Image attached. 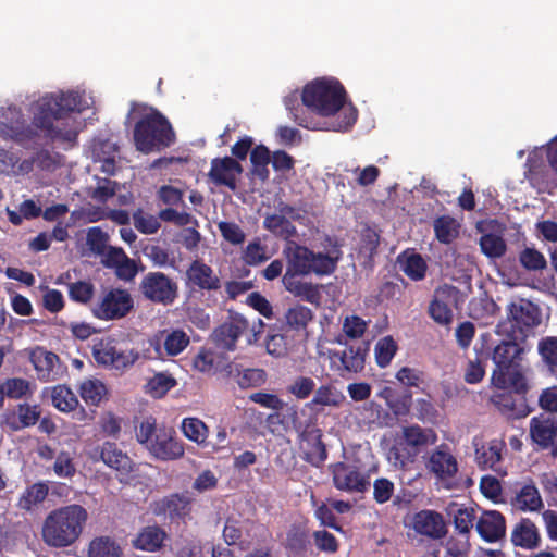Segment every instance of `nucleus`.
Masks as SVG:
<instances>
[{
    "label": "nucleus",
    "mask_w": 557,
    "mask_h": 557,
    "mask_svg": "<svg viewBox=\"0 0 557 557\" xmlns=\"http://www.w3.org/2000/svg\"><path fill=\"white\" fill-rule=\"evenodd\" d=\"M4 397L11 399H20L24 397L30 389V383L22 377L7 379L2 384Z\"/></svg>",
    "instance_id": "nucleus-56"
},
{
    "label": "nucleus",
    "mask_w": 557,
    "mask_h": 557,
    "mask_svg": "<svg viewBox=\"0 0 557 557\" xmlns=\"http://www.w3.org/2000/svg\"><path fill=\"white\" fill-rule=\"evenodd\" d=\"M51 399L53 406L63 412H70L78 406L76 395L65 385H57L52 388Z\"/></svg>",
    "instance_id": "nucleus-50"
},
{
    "label": "nucleus",
    "mask_w": 557,
    "mask_h": 557,
    "mask_svg": "<svg viewBox=\"0 0 557 557\" xmlns=\"http://www.w3.org/2000/svg\"><path fill=\"white\" fill-rule=\"evenodd\" d=\"M116 189L117 183L115 181L99 177L97 186L91 193V198L104 203L116 194Z\"/></svg>",
    "instance_id": "nucleus-62"
},
{
    "label": "nucleus",
    "mask_w": 557,
    "mask_h": 557,
    "mask_svg": "<svg viewBox=\"0 0 557 557\" xmlns=\"http://www.w3.org/2000/svg\"><path fill=\"white\" fill-rule=\"evenodd\" d=\"M182 430L184 435L198 444H201L207 438L208 428L198 418H185L182 422Z\"/></svg>",
    "instance_id": "nucleus-52"
},
{
    "label": "nucleus",
    "mask_w": 557,
    "mask_h": 557,
    "mask_svg": "<svg viewBox=\"0 0 557 557\" xmlns=\"http://www.w3.org/2000/svg\"><path fill=\"white\" fill-rule=\"evenodd\" d=\"M165 539V531L154 524L143 528L132 543L136 549L154 553L161 549Z\"/></svg>",
    "instance_id": "nucleus-31"
},
{
    "label": "nucleus",
    "mask_w": 557,
    "mask_h": 557,
    "mask_svg": "<svg viewBox=\"0 0 557 557\" xmlns=\"http://www.w3.org/2000/svg\"><path fill=\"white\" fill-rule=\"evenodd\" d=\"M517 339L503 341L493 350L492 359L495 369L492 373V384L499 389L513 388L521 392L527 388L525 380L520 371L521 355L524 349Z\"/></svg>",
    "instance_id": "nucleus-4"
},
{
    "label": "nucleus",
    "mask_w": 557,
    "mask_h": 557,
    "mask_svg": "<svg viewBox=\"0 0 557 557\" xmlns=\"http://www.w3.org/2000/svg\"><path fill=\"white\" fill-rule=\"evenodd\" d=\"M136 438L158 460H177L184 456V444L172 428H157L156 419L146 418L136 431Z\"/></svg>",
    "instance_id": "nucleus-6"
},
{
    "label": "nucleus",
    "mask_w": 557,
    "mask_h": 557,
    "mask_svg": "<svg viewBox=\"0 0 557 557\" xmlns=\"http://www.w3.org/2000/svg\"><path fill=\"white\" fill-rule=\"evenodd\" d=\"M107 393V386L99 379H87L79 385V395L89 406H98Z\"/></svg>",
    "instance_id": "nucleus-43"
},
{
    "label": "nucleus",
    "mask_w": 557,
    "mask_h": 557,
    "mask_svg": "<svg viewBox=\"0 0 557 557\" xmlns=\"http://www.w3.org/2000/svg\"><path fill=\"white\" fill-rule=\"evenodd\" d=\"M286 110L289 111L292 120L299 126L308 129H318L319 123L309 114V110L299 102L297 91L284 98Z\"/></svg>",
    "instance_id": "nucleus-33"
},
{
    "label": "nucleus",
    "mask_w": 557,
    "mask_h": 557,
    "mask_svg": "<svg viewBox=\"0 0 557 557\" xmlns=\"http://www.w3.org/2000/svg\"><path fill=\"white\" fill-rule=\"evenodd\" d=\"M475 528L485 542L494 543L505 536L506 520L497 510H485L478 519Z\"/></svg>",
    "instance_id": "nucleus-26"
},
{
    "label": "nucleus",
    "mask_w": 557,
    "mask_h": 557,
    "mask_svg": "<svg viewBox=\"0 0 557 557\" xmlns=\"http://www.w3.org/2000/svg\"><path fill=\"white\" fill-rule=\"evenodd\" d=\"M109 235L99 226L90 227L87 231L86 243L89 249L96 255H103L107 250Z\"/></svg>",
    "instance_id": "nucleus-57"
},
{
    "label": "nucleus",
    "mask_w": 557,
    "mask_h": 557,
    "mask_svg": "<svg viewBox=\"0 0 557 557\" xmlns=\"http://www.w3.org/2000/svg\"><path fill=\"white\" fill-rule=\"evenodd\" d=\"M315 546L324 553L334 554L338 550L337 539L326 530L314 531L312 534Z\"/></svg>",
    "instance_id": "nucleus-63"
},
{
    "label": "nucleus",
    "mask_w": 557,
    "mask_h": 557,
    "mask_svg": "<svg viewBox=\"0 0 557 557\" xmlns=\"http://www.w3.org/2000/svg\"><path fill=\"white\" fill-rule=\"evenodd\" d=\"M284 317L285 324L288 330L295 332H306L309 323L314 318V313L310 308L304 305H296L290 307L285 312Z\"/></svg>",
    "instance_id": "nucleus-39"
},
{
    "label": "nucleus",
    "mask_w": 557,
    "mask_h": 557,
    "mask_svg": "<svg viewBox=\"0 0 557 557\" xmlns=\"http://www.w3.org/2000/svg\"><path fill=\"white\" fill-rule=\"evenodd\" d=\"M176 386V380L168 373H157L148 380L145 391L153 398H161Z\"/></svg>",
    "instance_id": "nucleus-49"
},
{
    "label": "nucleus",
    "mask_w": 557,
    "mask_h": 557,
    "mask_svg": "<svg viewBox=\"0 0 557 557\" xmlns=\"http://www.w3.org/2000/svg\"><path fill=\"white\" fill-rule=\"evenodd\" d=\"M218 228L222 237L233 245H240L245 242L246 235L239 225L235 222H219Z\"/></svg>",
    "instance_id": "nucleus-60"
},
{
    "label": "nucleus",
    "mask_w": 557,
    "mask_h": 557,
    "mask_svg": "<svg viewBox=\"0 0 557 557\" xmlns=\"http://www.w3.org/2000/svg\"><path fill=\"white\" fill-rule=\"evenodd\" d=\"M321 250L314 251L296 242L286 243L283 255L286 271L293 275H331L343 257L342 245L335 237L325 235L320 242Z\"/></svg>",
    "instance_id": "nucleus-2"
},
{
    "label": "nucleus",
    "mask_w": 557,
    "mask_h": 557,
    "mask_svg": "<svg viewBox=\"0 0 557 557\" xmlns=\"http://www.w3.org/2000/svg\"><path fill=\"white\" fill-rule=\"evenodd\" d=\"M506 312V320L497 324V333L511 339L524 338L528 332L541 323L537 306L527 299L509 304Z\"/></svg>",
    "instance_id": "nucleus-11"
},
{
    "label": "nucleus",
    "mask_w": 557,
    "mask_h": 557,
    "mask_svg": "<svg viewBox=\"0 0 557 557\" xmlns=\"http://www.w3.org/2000/svg\"><path fill=\"white\" fill-rule=\"evenodd\" d=\"M91 355L98 366L123 374L139 359V351L134 348H124L112 336L95 338L91 345Z\"/></svg>",
    "instance_id": "nucleus-10"
},
{
    "label": "nucleus",
    "mask_w": 557,
    "mask_h": 557,
    "mask_svg": "<svg viewBox=\"0 0 557 557\" xmlns=\"http://www.w3.org/2000/svg\"><path fill=\"white\" fill-rule=\"evenodd\" d=\"M231 364L232 361L224 352L207 348H201L193 359V366L197 371L206 374L221 373L224 377Z\"/></svg>",
    "instance_id": "nucleus-25"
},
{
    "label": "nucleus",
    "mask_w": 557,
    "mask_h": 557,
    "mask_svg": "<svg viewBox=\"0 0 557 557\" xmlns=\"http://www.w3.org/2000/svg\"><path fill=\"white\" fill-rule=\"evenodd\" d=\"M304 275H293L284 273L282 283L287 292L293 294L295 297H299L310 304L319 305L321 294L319 286L312 283L302 282L299 277Z\"/></svg>",
    "instance_id": "nucleus-29"
},
{
    "label": "nucleus",
    "mask_w": 557,
    "mask_h": 557,
    "mask_svg": "<svg viewBox=\"0 0 557 557\" xmlns=\"http://www.w3.org/2000/svg\"><path fill=\"white\" fill-rule=\"evenodd\" d=\"M412 529L420 535L440 540L447 533L443 516L434 510H420L412 517Z\"/></svg>",
    "instance_id": "nucleus-22"
},
{
    "label": "nucleus",
    "mask_w": 557,
    "mask_h": 557,
    "mask_svg": "<svg viewBox=\"0 0 557 557\" xmlns=\"http://www.w3.org/2000/svg\"><path fill=\"white\" fill-rule=\"evenodd\" d=\"M518 261L520 267L529 273L542 272L547 268L545 256L535 247H523L518 252Z\"/></svg>",
    "instance_id": "nucleus-42"
},
{
    "label": "nucleus",
    "mask_w": 557,
    "mask_h": 557,
    "mask_svg": "<svg viewBox=\"0 0 557 557\" xmlns=\"http://www.w3.org/2000/svg\"><path fill=\"white\" fill-rule=\"evenodd\" d=\"M133 309L134 300L127 289L110 288L94 304L91 313L99 320L114 321L125 318Z\"/></svg>",
    "instance_id": "nucleus-12"
},
{
    "label": "nucleus",
    "mask_w": 557,
    "mask_h": 557,
    "mask_svg": "<svg viewBox=\"0 0 557 557\" xmlns=\"http://www.w3.org/2000/svg\"><path fill=\"white\" fill-rule=\"evenodd\" d=\"M133 221L135 227L143 234L151 235L158 232L161 227L159 216L145 213L143 210H137L133 214Z\"/></svg>",
    "instance_id": "nucleus-55"
},
{
    "label": "nucleus",
    "mask_w": 557,
    "mask_h": 557,
    "mask_svg": "<svg viewBox=\"0 0 557 557\" xmlns=\"http://www.w3.org/2000/svg\"><path fill=\"white\" fill-rule=\"evenodd\" d=\"M491 403L507 420L521 419L530 412L525 400L523 398L517 399L511 393H495L491 396Z\"/></svg>",
    "instance_id": "nucleus-27"
},
{
    "label": "nucleus",
    "mask_w": 557,
    "mask_h": 557,
    "mask_svg": "<svg viewBox=\"0 0 557 557\" xmlns=\"http://www.w3.org/2000/svg\"><path fill=\"white\" fill-rule=\"evenodd\" d=\"M242 164L232 157L214 158L208 173L210 181L216 186H225L232 191L237 188V176L243 173Z\"/></svg>",
    "instance_id": "nucleus-21"
},
{
    "label": "nucleus",
    "mask_w": 557,
    "mask_h": 557,
    "mask_svg": "<svg viewBox=\"0 0 557 557\" xmlns=\"http://www.w3.org/2000/svg\"><path fill=\"white\" fill-rule=\"evenodd\" d=\"M263 227L286 243L294 242L293 238L297 236L296 226L289 219H285V215L276 213L267 215L263 220Z\"/></svg>",
    "instance_id": "nucleus-34"
},
{
    "label": "nucleus",
    "mask_w": 557,
    "mask_h": 557,
    "mask_svg": "<svg viewBox=\"0 0 557 557\" xmlns=\"http://www.w3.org/2000/svg\"><path fill=\"white\" fill-rule=\"evenodd\" d=\"M537 352L547 371L557 380V336H544L537 343Z\"/></svg>",
    "instance_id": "nucleus-40"
},
{
    "label": "nucleus",
    "mask_w": 557,
    "mask_h": 557,
    "mask_svg": "<svg viewBox=\"0 0 557 557\" xmlns=\"http://www.w3.org/2000/svg\"><path fill=\"white\" fill-rule=\"evenodd\" d=\"M49 488L48 485L44 482L34 483L28 486L25 492L21 495L17 506L23 510H32L36 505L42 503L47 495Z\"/></svg>",
    "instance_id": "nucleus-46"
},
{
    "label": "nucleus",
    "mask_w": 557,
    "mask_h": 557,
    "mask_svg": "<svg viewBox=\"0 0 557 557\" xmlns=\"http://www.w3.org/2000/svg\"><path fill=\"white\" fill-rule=\"evenodd\" d=\"M505 443L500 440H492L478 446L475 444V462L481 470L491 469L500 473L502 453Z\"/></svg>",
    "instance_id": "nucleus-28"
},
{
    "label": "nucleus",
    "mask_w": 557,
    "mask_h": 557,
    "mask_svg": "<svg viewBox=\"0 0 557 557\" xmlns=\"http://www.w3.org/2000/svg\"><path fill=\"white\" fill-rule=\"evenodd\" d=\"M315 383L311 377L298 376L287 386V392L294 395L297 399L308 398L314 392Z\"/></svg>",
    "instance_id": "nucleus-61"
},
{
    "label": "nucleus",
    "mask_w": 557,
    "mask_h": 557,
    "mask_svg": "<svg viewBox=\"0 0 557 557\" xmlns=\"http://www.w3.org/2000/svg\"><path fill=\"white\" fill-rule=\"evenodd\" d=\"M398 350L396 341L391 335L380 338L374 346L375 362L380 368H386Z\"/></svg>",
    "instance_id": "nucleus-48"
},
{
    "label": "nucleus",
    "mask_w": 557,
    "mask_h": 557,
    "mask_svg": "<svg viewBox=\"0 0 557 557\" xmlns=\"http://www.w3.org/2000/svg\"><path fill=\"white\" fill-rule=\"evenodd\" d=\"M512 504L522 511H539L544 506L540 492L533 483L522 486Z\"/></svg>",
    "instance_id": "nucleus-38"
},
{
    "label": "nucleus",
    "mask_w": 557,
    "mask_h": 557,
    "mask_svg": "<svg viewBox=\"0 0 557 557\" xmlns=\"http://www.w3.org/2000/svg\"><path fill=\"white\" fill-rule=\"evenodd\" d=\"M29 358L37 377L41 382L57 381L66 372V366L60 360V357L41 347L33 349Z\"/></svg>",
    "instance_id": "nucleus-19"
},
{
    "label": "nucleus",
    "mask_w": 557,
    "mask_h": 557,
    "mask_svg": "<svg viewBox=\"0 0 557 557\" xmlns=\"http://www.w3.org/2000/svg\"><path fill=\"white\" fill-rule=\"evenodd\" d=\"M368 345L349 346L342 351L330 350L329 359L331 369L341 376L346 373H358L363 370Z\"/></svg>",
    "instance_id": "nucleus-18"
},
{
    "label": "nucleus",
    "mask_w": 557,
    "mask_h": 557,
    "mask_svg": "<svg viewBox=\"0 0 557 557\" xmlns=\"http://www.w3.org/2000/svg\"><path fill=\"white\" fill-rule=\"evenodd\" d=\"M322 436V430L315 423L306 424L299 433L302 459L315 468H320L327 459Z\"/></svg>",
    "instance_id": "nucleus-16"
},
{
    "label": "nucleus",
    "mask_w": 557,
    "mask_h": 557,
    "mask_svg": "<svg viewBox=\"0 0 557 557\" xmlns=\"http://www.w3.org/2000/svg\"><path fill=\"white\" fill-rule=\"evenodd\" d=\"M380 235L372 228L367 227L361 233L359 252L368 259H372L377 252Z\"/></svg>",
    "instance_id": "nucleus-58"
},
{
    "label": "nucleus",
    "mask_w": 557,
    "mask_h": 557,
    "mask_svg": "<svg viewBox=\"0 0 557 557\" xmlns=\"http://www.w3.org/2000/svg\"><path fill=\"white\" fill-rule=\"evenodd\" d=\"M301 100L310 115L331 116L343 108L346 90L336 79L320 78L304 87Z\"/></svg>",
    "instance_id": "nucleus-7"
},
{
    "label": "nucleus",
    "mask_w": 557,
    "mask_h": 557,
    "mask_svg": "<svg viewBox=\"0 0 557 557\" xmlns=\"http://www.w3.org/2000/svg\"><path fill=\"white\" fill-rule=\"evenodd\" d=\"M425 467L438 480L453 479L458 472L457 459L449 453L445 444L432 451Z\"/></svg>",
    "instance_id": "nucleus-24"
},
{
    "label": "nucleus",
    "mask_w": 557,
    "mask_h": 557,
    "mask_svg": "<svg viewBox=\"0 0 557 557\" xmlns=\"http://www.w3.org/2000/svg\"><path fill=\"white\" fill-rule=\"evenodd\" d=\"M91 457L100 459L122 475H128L134 468V462L128 455L112 442H104L101 446L96 447Z\"/></svg>",
    "instance_id": "nucleus-23"
},
{
    "label": "nucleus",
    "mask_w": 557,
    "mask_h": 557,
    "mask_svg": "<svg viewBox=\"0 0 557 557\" xmlns=\"http://www.w3.org/2000/svg\"><path fill=\"white\" fill-rule=\"evenodd\" d=\"M138 290L141 296L158 305L170 306L178 297V286L163 272H148L139 283Z\"/></svg>",
    "instance_id": "nucleus-14"
},
{
    "label": "nucleus",
    "mask_w": 557,
    "mask_h": 557,
    "mask_svg": "<svg viewBox=\"0 0 557 557\" xmlns=\"http://www.w3.org/2000/svg\"><path fill=\"white\" fill-rule=\"evenodd\" d=\"M426 269V262L418 253L409 256L403 267L404 273L412 281L423 280L425 277Z\"/></svg>",
    "instance_id": "nucleus-54"
},
{
    "label": "nucleus",
    "mask_w": 557,
    "mask_h": 557,
    "mask_svg": "<svg viewBox=\"0 0 557 557\" xmlns=\"http://www.w3.org/2000/svg\"><path fill=\"white\" fill-rule=\"evenodd\" d=\"M479 245L482 253L490 259H499L504 257L507 251L505 239L495 233L483 234L480 237Z\"/></svg>",
    "instance_id": "nucleus-44"
},
{
    "label": "nucleus",
    "mask_w": 557,
    "mask_h": 557,
    "mask_svg": "<svg viewBox=\"0 0 557 557\" xmlns=\"http://www.w3.org/2000/svg\"><path fill=\"white\" fill-rule=\"evenodd\" d=\"M460 290L453 285L444 284L434 290L428 313L440 325L447 326L453 322L451 307L456 305Z\"/></svg>",
    "instance_id": "nucleus-17"
},
{
    "label": "nucleus",
    "mask_w": 557,
    "mask_h": 557,
    "mask_svg": "<svg viewBox=\"0 0 557 557\" xmlns=\"http://www.w3.org/2000/svg\"><path fill=\"white\" fill-rule=\"evenodd\" d=\"M175 141V133L168 119L154 111L143 116L134 127L136 149L144 153L170 147Z\"/></svg>",
    "instance_id": "nucleus-8"
},
{
    "label": "nucleus",
    "mask_w": 557,
    "mask_h": 557,
    "mask_svg": "<svg viewBox=\"0 0 557 557\" xmlns=\"http://www.w3.org/2000/svg\"><path fill=\"white\" fill-rule=\"evenodd\" d=\"M87 519V510L77 504L54 509L44 522L42 539L51 547L71 546L81 536Z\"/></svg>",
    "instance_id": "nucleus-3"
},
{
    "label": "nucleus",
    "mask_w": 557,
    "mask_h": 557,
    "mask_svg": "<svg viewBox=\"0 0 557 557\" xmlns=\"http://www.w3.org/2000/svg\"><path fill=\"white\" fill-rule=\"evenodd\" d=\"M226 379L234 380L243 389L259 387L267 381V373L262 369H243L240 364L232 362L228 366Z\"/></svg>",
    "instance_id": "nucleus-30"
},
{
    "label": "nucleus",
    "mask_w": 557,
    "mask_h": 557,
    "mask_svg": "<svg viewBox=\"0 0 557 557\" xmlns=\"http://www.w3.org/2000/svg\"><path fill=\"white\" fill-rule=\"evenodd\" d=\"M345 395L334 385H321L318 389H315L314 396L308 406L311 408L317 406L339 407L345 401Z\"/></svg>",
    "instance_id": "nucleus-41"
},
{
    "label": "nucleus",
    "mask_w": 557,
    "mask_h": 557,
    "mask_svg": "<svg viewBox=\"0 0 557 557\" xmlns=\"http://www.w3.org/2000/svg\"><path fill=\"white\" fill-rule=\"evenodd\" d=\"M40 412L37 406H30L28 404H20L17 406V413L12 412L5 418L7 424L11 430L17 431L24 428L35 425L39 420Z\"/></svg>",
    "instance_id": "nucleus-35"
},
{
    "label": "nucleus",
    "mask_w": 557,
    "mask_h": 557,
    "mask_svg": "<svg viewBox=\"0 0 557 557\" xmlns=\"http://www.w3.org/2000/svg\"><path fill=\"white\" fill-rule=\"evenodd\" d=\"M53 472L59 478L70 479L75 475V463L69 451H61L57 455L53 463Z\"/></svg>",
    "instance_id": "nucleus-59"
},
{
    "label": "nucleus",
    "mask_w": 557,
    "mask_h": 557,
    "mask_svg": "<svg viewBox=\"0 0 557 557\" xmlns=\"http://www.w3.org/2000/svg\"><path fill=\"white\" fill-rule=\"evenodd\" d=\"M161 507L171 519L185 518L190 511V499L177 493L171 494L162 499Z\"/></svg>",
    "instance_id": "nucleus-45"
},
{
    "label": "nucleus",
    "mask_w": 557,
    "mask_h": 557,
    "mask_svg": "<svg viewBox=\"0 0 557 557\" xmlns=\"http://www.w3.org/2000/svg\"><path fill=\"white\" fill-rule=\"evenodd\" d=\"M530 437L541 449H547L557 444V416L541 412L531 418L529 423Z\"/></svg>",
    "instance_id": "nucleus-20"
},
{
    "label": "nucleus",
    "mask_w": 557,
    "mask_h": 557,
    "mask_svg": "<svg viewBox=\"0 0 557 557\" xmlns=\"http://www.w3.org/2000/svg\"><path fill=\"white\" fill-rule=\"evenodd\" d=\"M511 542L515 546L533 549L540 544L536 525L528 518L521 519L512 530Z\"/></svg>",
    "instance_id": "nucleus-32"
},
{
    "label": "nucleus",
    "mask_w": 557,
    "mask_h": 557,
    "mask_svg": "<svg viewBox=\"0 0 557 557\" xmlns=\"http://www.w3.org/2000/svg\"><path fill=\"white\" fill-rule=\"evenodd\" d=\"M88 557H122V550L111 537L99 536L90 542Z\"/></svg>",
    "instance_id": "nucleus-47"
},
{
    "label": "nucleus",
    "mask_w": 557,
    "mask_h": 557,
    "mask_svg": "<svg viewBox=\"0 0 557 557\" xmlns=\"http://www.w3.org/2000/svg\"><path fill=\"white\" fill-rule=\"evenodd\" d=\"M333 486L345 493H366L370 486V475L355 463L337 461L327 466Z\"/></svg>",
    "instance_id": "nucleus-13"
},
{
    "label": "nucleus",
    "mask_w": 557,
    "mask_h": 557,
    "mask_svg": "<svg viewBox=\"0 0 557 557\" xmlns=\"http://www.w3.org/2000/svg\"><path fill=\"white\" fill-rule=\"evenodd\" d=\"M264 322L260 318L249 321L240 313H231L228 318L214 329L211 335L216 347L234 351L242 335H246L248 345L257 344L264 332Z\"/></svg>",
    "instance_id": "nucleus-9"
},
{
    "label": "nucleus",
    "mask_w": 557,
    "mask_h": 557,
    "mask_svg": "<svg viewBox=\"0 0 557 557\" xmlns=\"http://www.w3.org/2000/svg\"><path fill=\"white\" fill-rule=\"evenodd\" d=\"M433 228L436 239L441 244L449 245L459 236L460 223L455 218L444 214L434 220Z\"/></svg>",
    "instance_id": "nucleus-37"
},
{
    "label": "nucleus",
    "mask_w": 557,
    "mask_h": 557,
    "mask_svg": "<svg viewBox=\"0 0 557 557\" xmlns=\"http://www.w3.org/2000/svg\"><path fill=\"white\" fill-rule=\"evenodd\" d=\"M311 545L309 530L292 525L286 534V548L296 557H304Z\"/></svg>",
    "instance_id": "nucleus-36"
},
{
    "label": "nucleus",
    "mask_w": 557,
    "mask_h": 557,
    "mask_svg": "<svg viewBox=\"0 0 557 557\" xmlns=\"http://www.w3.org/2000/svg\"><path fill=\"white\" fill-rule=\"evenodd\" d=\"M69 297L72 301L86 305L95 295V286L89 281H76L67 285Z\"/></svg>",
    "instance_id": "nucleus-51"
},
{
    "label": "nucleus",
    "mask_w": 557,
    "mask_h": 557,
    "mask_svg": "<svg viewBox=\"0 0 557 557\" xmlns=\"http://www.w3.org/2000/svg\"><path fill=\"white\" fill-rule=\"evenodd\" d=\"M437 438L433 429L422 428L418 424L404 426L388 449V461L394 467L405 470L417 460L424 449L434 445Z\"/></svg>",
    "instance_id": "nucleus-5"
},
{
    "label": "nucleus",
    "mask_w": 557,
    "mask_h": 557,
    "mask_svg": "<svg viewBox=\"0 0 557 557\" xmlns=\"http://www.w3.org/2000/svg\"><path fill=\"white\" fill-rule=\"evenodd\" d=\"M185 287L190 293H216L222 287V281L209 264L196 259L186 269Z\"/></svg>",
    "instance_id": "nucleus-15"
},
{
    "label": "nucleus",
    "mask_w": 557,
    "mask_h": 557,
    "mask_svg": "<svg viewBox=\"0 0 557 557\" xmlns=\"http://www.w3.org/2000/svg\"><path fill=\"white\" fill-rule=\"evenodd\" d=\"M189 344L188 335L182 330H173L164 339V349L169 356H177Z\"/></svg>",
    "instance_id": "nucleus-53"
},
{
    "label": "nucleus",
    "mask_w": 557,
    "mask_h": 557,
    "mask_svg": "<svg viewBox=\"0 0 557 557\" xmlns=\"http://www.w3.org/2000/svg\"><path fill=\"white\" fill-rule=\"evenodd\" d=\"M81 104L82 97L74 91L46 94L32 104V123L11 126V136L20 144L35 143L40 134L52 140L72 141L76 139L77 132L67 124L61 127L59 123L70 113L79 112Z\"/></svg>",
    "instance_id": "nucleus-1"
},
{
    "label": "nucleus",
    "mask_w": 557,
    "mask_h": 557,
    "mask_svg": "<svg viewBox=\"0 0 557 557\" xmlns=\"http://www.w3.org/2000/svg\"><path fill=\"white\" fill-rule=\"evenodd\" d=\"M395 485L386 478H379L373 482V498L377 504L387 503L394 494Z\"/></svg>",
    "instance_id": "nucleus-64"
}]
</instances>
